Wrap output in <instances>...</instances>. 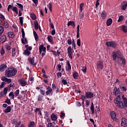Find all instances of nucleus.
I'll return each instance as SVG.
<instances>
[{
	"instance_id": "f257e3e1",
	"label": "nucleus",
	"mask_w": 127,
	"mask_h": 127,
	"mask_svg": "<svg viewBox=\"0 0 127 127\" xmlns=\"http://www.w3.org/2000/svg\"><path fill=\"white\" fill-rule=\"evenodd\" d=\"M17 73V70L15 68L12 67L8 68L5 72V75L7 78H10L15 76Z\"/></svg>"
},
{
	"instance_id": "f03ea898",
	"label": "nucleus",
	"mask_w": 127,
	"mask_h": 127,
	"mask_svg": "<svg viewBox=\"0 0 127 127\" xmlns=\"http://www.w3.org/2000/svg\"><path fill=\"white\" fill-rule=\"evenodd\" d=\"M96 65L98 70H103V68H104V63H103V61H99L97 63Z\"/></svg>"
},
{
	"instance_id": "7ed1b4c3",
	"label": "nucleus",
	"mask_w": 127,
	"mask_h": 127,
	"mask_svg": "<svg viewBox=\"0 0 127 127\" xmlns=\"http://www.w3.org/2000/svg\"><path fill=\"white\" fill-rule=\"evenodd\" d=\"M106 45H107L108 47H112L113 48H116L117 47V44L113 41L106 42Z\"/></svg>"
},
{
	"instance_id": "20e7f679",
	"label": "nucleus",
	"mask_w": 127,
	"mask_h": 127,
	"mask_svg": "<svg viewBox=\"0 0 127 127\" xmlns=\"http://www.w3.org/2000/svg\"><path fill=\"white\" fill-rule=\"evenodd\" d=\"M9 89V86L6 87L3 89V91H1L0 92V98H2V97H3L4 95L5 96H6V94H7V90Z\"/></svg>"
},
{
	"instance_id": "39448f33",
	"label": "nucleus",
	"mask_w": 127,
	"mask_h": 127,
	"mask_svg": "<svg viewBox=\"0 0 127 127\" xmlns=\"http://www.w3.org/2000/svg\"><path fill=\"white\" fill-rule=\"evenodd\" d=\"M21 40L22 44H27V43H28L27 39L25 38V33H22V38Z\"/></svg>"
},
{
	"instance_id": "423d86ee",
	"label": "nucleus",
	"mask_w": 127,
	"mask_h": 127,
	"mask_svg": "<svg viewBox=\"0 0 127 127\" xmlns=\"http://www.w3.org/2000/svg\"><path fill=\"white\" fill-rule=\"evenodd\" d=\"M85 97L86 99H92L94 97V94L91 92H86Z\"/></svg>"
},
{
	"instance_id": "0eeeda50",
	"label": "nucleus",
	"mask_w": 127,
	"mask_h": 127,
	"mask_svg": "<svg viewBox=\"0 0 127 127\" xmlns=\"http://www.w3.org/2000/svg\"><path fill=\"white\" fill-rule=\"evenodd\" d=\"M1 81H3V82H6L7 84H10V83H11V79L7 78L5 76H2L1 77Z\"/></svg>"
},
{
	"instance_id": "6e6552de",
	"label": "nucleus",
	"mask_w": 127,
	"mask_h": 127,
	"mask_svg": "<svg viewBox=\"0 0 127 127\" xmlns=\"http://www.w3.org/2000/svg\"><path fill=\"white\" fill-rule=\"evenodd\" d=\"M121 127H127V120L125 118L122 119Z\"/></svg>"
},
{
	"instance_id": "1a4fd4ad",
	"label": "nucleus",
	"mask_w": 127,
	"mask_h": 127,
	"mask_svg": "<svg viewBox=\"0 0 127 127\" xmlns=\"http://www.w3.org/2000/svg\"><path fill=\"white\" fill-rule=\"evenodd\" d=\"M113 93L114 96H117L119 95L120 93H121V90H120V88L115 87L114 90H113Z\"/></svg>"
},
{
	"instance_id": "9d476101",
	"label": "nucleus",
	"mask_w": 127,
	"mask_h": 127,
	"mask_svg": "<svg viewBox=\"0 0 127 127\" xmlns=\"http://www.w3.org/2000/svg\"><path fill=\"white\" fill-rule=\"evenodd\" d=\"M18 81L20 85H21L22 87H24V86H25L27 84V82H26V81H25V79H24V78L19 79Z\"/></svg>"
},
{
	"instance_id": "9b49d317",
	"label": "nucleus",
	"mask_w": 127,
	"mask_h": 127,
	"mask_svg": "<svg viewBox=\"0 0 127 127\" xmlns=\"http://www.w3.org/2000/svg\"><path fill=\"white\" fill-rule=\"evenodd\" d=\"M42 51L43 52H46V48L44 47V45H41L39 47L40 54H41V53H42Z\"/></svg>"
},
{
	"instance_id": "f8f14e48",
	"label": "nucleus",
	"mask_w": 127,
	"mask_h": 127,
	"mask_svg": "<svg viewBox=\"0 0 127 127\" xmlns=\"http://www.w3.org/2000/svg\"><path fill=\"white\" fill-rule=\"evenodd\" d=\"M47 91L46 92V95H47V96H48L50 94H51V96L53 95V93H52V88H51V87L48 86L47 87Z\"/></svg>"
},
{
	"instance_id": "ddd939ff",
	"label": "nucleus",
	"mask_w": 127,
	"mask_h": 127,
	"mask_svg": "<svg viewBox=\"0 0 127 127\" xmlns=\"http://www.w3.org/2000/svg\"><path fill=\"white\" fill-rule=\"evenodd\" d=\"M122 7L121 9L122 10H125L127 7V1H124L122 4H121Z\"/></svg>"
},
{
	"instance_id": "4468645a",
	"label": "nucleus",
	"mask_w": 127,
	"mask_h": 127,
	"mask_svg": "<svg viewBox=\"0 0 127 127\" xmlns=\"http://www.w3.org/2000/svg\"><path fill=\"white\" fill-rule=\"evenodd\" d=\"M6 41V36L3 35L0 37V43H4Z\"/></svg>"
},
{
	"instance_id": "2eb2a0df",
	"label": "nucleus",
	"mask_w": 127,
	"mask_h": 127,
	"mask_svg": "<svg viewBox=\"0 0 127 127\" xmlns=\"http://www.w3.org/2000/svg\"><path fill=\"white\" fill-rule=\"evenodd\" d=\"M110 116L113 120V121H117V119H116V117L117 116V113L115 112H111L110 113Z\"/></svg>"
},
{
	"instance_id": "dca6fc26",
	"label": "nucleus",
	"mask_w": 127,
	"mask_h": 127,
	"mask_svg": "<svg viewBox=\"0 0 127 127\" xmlns=\"http://www.w3.org/2000/svg\"><path fill=\"white\" fill-rule=\"evenodd\" d=\"M5 68H6V64H1L0 65V72H3Z\"/></svg>"
},
{
	"instance_id": "f3484780",
	"label": "nucleus",
	"mask_w": 127,
	"mask_h": 127,
	"mask_svg": "<svg viewBox=\"0 0 127 127\" xmlns=\"http://www.w3.org/2000/svg\"><path fill=\"white\" fill-rule=\"evenodd\" d=\"M67 65L65 67L66 71H69L71 70V64H70V61H67L66 62Z\"/></svg>"
},
{
	"instance_id": "a211bd4d",
	"label": "nucleus",
	"mask_w": 127,
	"mask_h": 127,
	"mask_svg": "<svg viewBox=\"0 0 127 127\" xmlns=\"http://www.w3.org/2000/svg\"><path fill=\"white\" fill-rule=\"evenodd\" d=\"M121 30L122 31H123L124 33H127V26L126 25L121 26Z\"/></svg>"
},
{
	"instance_id": "6ab92c4d",
	"label": "nucleus",
	"mask_w": 127,
	"mask_h": 127,
	"mask_svg": "<svg viewBox=\"0 0 127 127\" xmlns=\"http://www.w3.org/2000/svg\"><path fill=\"white\" fill-rule=\"evenodd\" d=\"M57 119H58V117L57 116L55 115L54 114H52L51 116V119L52 121H53V122H56V121H57Z\"/></svg>"
},
{
	"instance_id": "aec40b11",
	"label": "nucleus",
	"mask_w": 127,
	"mask_h": 127,
	"mask_svg": "<svg viewBox=\"0 0 127 127\" xmlns=\"http://www.w3.org/2000/svg\"><path fill=\"white\" fill-rule=\"evenodd\" d=\"M33 35L36 41H38V40H39V37H38L37 33H36V32L34 30H33Z\"/></svg>"
},
{
	"instance_id": "412c9836",
	"label": "nucleus",
	"mask_w": 127,
	"mask_h": 127,
	"mask_svg": "<svg viewBox=\"0 0 127 127\" xmlns=\"http://www.w3.org/2000/svg\"><path fill=\"white\" fill-rule=\"evenodd\" d=\"M70 25H71V26L74 28V27L75 26V22L74 21H68L67 23V26H70Z\"/></svg>"
},
{
	"instance_id": "4be33fe9",
	"label": "nucleus",
	"mask_w": 127,
	"mask_h": 127,
	"mask_svg": "<svg viewBox=\"0 0 127 127\" xmlns=\"http://www.w3.org/2000/svg\"><path fill=\"white\" fill-rule=\"evenodd\" d=\"M47 39L49 42L53 44V37L51 35H48L47 37Z\"/></svg>"
},
{
	"instance_id": "5701e85b",
	"label": "nucleus",
	"mask_w": 127,
	"mask_h": 127,
	"mask_svg": "<svg viewBox=\"0 0 127 127\" xmlns=\"http://www.w3.org/2000/svg\"><path fill=\"white\" fill-rule=\"evenodd\" d=\"M112 23H113V19L112 18H109L107 21V26H110V25H112Z\"/></svg>"
},
{
	"instance_id": "b1692460",
	"label": "nucleus",
	"mask_w": 127,
	"mask_h": 127,
	"mask_svg": "<svg viewBox=\"0 0 127 127\" xmlns=\"http://www.w3.org/2000/svg\"><path fill=\"white\" fill-rule=\"evenodd\" d=\"M34 27H35V30H38V27H39V25H38V22L37 21V20H35L34 22Z\"/></svg>"
},
{
	"instance_id": "393cba45",
	"label": "nucleus",
	"mask_w": 127,
	"mask_h": 127,
	"mask_svg": "<svg viewBox=\"0 0 127 127\" xmlns=\"http://www.w3.org/2000/svg\"><path fill=\"white\" fill-rule=\"evenodd\" d=\"M16 55V49L13 48L12 49V57H15Z\"/></svg>"
},
{
	"instance_id": "a878e982",
	"label": "nucleus",
	"mask_w": 127,
	"mask_h": 127,
	"mask_svg": "<svg viewBox=\"0 0 127 127\" xmlns=\"http://www.w3.org/2000/svg\"><path fill=\"white\" fill-rule=\"evenodd\" d=\"M23 54V55H25L26 56H29V55L31 54V53L29 51L25 50L24 51Z\"/></svg>"
},
{
	"instance_id": "bb28decb",
	"label": "nucleus",
	"mask_w": 127,
	"mask_h": 127,
	"mask_svg": "<svg viewBox=\"0 0 127 127\" xmlns=\"http://www.w3.org/2000/svg\"><path fill=\"white\" fill-rule=\"evenodd\" d=\"M79 30H80V25H78L77 26V34H76V37L77 38H79L80 37V34H79Z\"/></svg>"
},
{
	"instance_id": "cd10ccee",
	"label": "nucleus",
	"mask_w": 127,
	"mask_h": 127,
	"mask_svg": "<svg viewBox=\"0 0 127 127\" xmlns=\"http://www.w3.org/2000/svg\"><path fill=\"white\" fill-rule=\"evenodd\" d=\"M112 57L114 61H116V60H117V58H118V57L117 56V53L116 52H113Z\"/></svg>"
},
{
	"instance_id": "c85d7f7f",
	"label": "nucleus",
	"mask_w": 127,
	"mask_h": 127,
	"mask_svg": "<svg viewBox=\"0 0 127 127\" xmlns=\"http://www.w3.org/2000/svg\"><path fill=\"white\" fill-rule=\"evenodd\" d=\"M78 76H79V74L78 73V72L74 71L73 73V77L74 79H78Z\"/></svg>"
},
{
	"instance_id": "c756f323",
	"label": "nucleus",
	"mask_w": 127,
	"mask_h": 127,
	"mask_svg": "<svg viewBox=\"0 0 127 127\" xmlns=\"http://www.w3.org/2000/svg\"><path fill=\"white\" fill-rule=\"evenodd\" d=\"M122 86L120 87V89L123 91V92H127V87L125 85H121Z\"/></svg>"
},
{
	"instance_id": "7c9ffc66",
	"label": "nucleus",
	"mask_w": 127,
	"mask_h": 127,
	"mask_svg": "<svg viewBox=\"0 0 127 127\" xmlns=\"http://www.w3.org/2000/svg\"><path fill=\"white\" fill-rule=\"evenodd\" d=\"M120 60L122 61V63L123 65H126V64H127L126 59L123 58V57L120 58Z\"/></svg>"
},
{
	"instance_id": "2f4dec72",
	"label": "nucleus",
	"mask_w": 127,
	"mask_h": 127,
	"mask_svg": "<svg viewBox=\"0 0 127 127\" xmlns=\"http://www.w3.org/2000/svg\"><path fill=\"white\" fill-rule=\"evenodd\" d=\"M19 21L21 25L23 26V19H24V17H19Z\"/></svg>"
},
{
	"instance_id": "473e14b6",
	"label": "nucleus",
	"mask_w": 127,
	"mask_h": 127,
	"mask_svg": "<svg viewBox=\"0 0 127 127\" xmlns=\"http://www.w3.org/2000/svg\"><path fill=\"white\" fill-rule=\"evenodd\" d=\"M8 36L10 38H13L14 37V35L12 32H8Z\"/></svg>"
},
{
	"instance_id": "72a5a7b5",
	"label": "nucleus",
	"mask_w": 127,
	"mask_h": 127,
	"mask_svg": "<svg viewBox=\"0 0 127 127\" xmlns=\"http://www.w3.org/2000/svg\"><path fill=\"white\" fill-rule=\"evenodd\" d=\"M4 31V29L2 26H0V36H1V34L3 33Z\"/></svg>"
},
{
	"instance_id": "f704fd0d",
	"label": "nucleus",
	"mask_w": 127,
	"mask_h": 127,
	"mask_svg": "<svg viewBox=\"0 0 127 127\" xmlns=\"http://www.w3.org/2000/svg\"><path fill=\"white\" fill-rule=\"evenodd\" d=\"M124 18H125V17L123 15H121L119 16V18L118 20V22H122L124 20Z\"/></svg>"
},
{
	"instance_id": "c9c22d12",
	"label": "nucleus",
	"mask_w": 127,
	"mask_h": 127,
	"mask_svg": "<svg viewBox=\"0 0 127 127\" xmlns=\"http://www.w3.org/2000/svg\"><path fill=\"white\" fill-rule=\"evenodd\" d=\"M116 55L117 56V58H121V57H122V53H121V52L120 51H118L117 52H116Z\"/></svg>"
},
{
	"instance_id": "e433bc0d",
	"label": "nucleus",
	"mask_w": 127,
	"mask_h": 127,
	"mask_svg": "<svg viewBox=\"0 0 127 127\" xmlns=\"http://www.w3.org/2000/svg\"><path fill=\"white\" fill-rule=\"evenodd\" d=\"M101 16L102 18H105L107 16V13L106 12V11H103L101 14Z\"/></svg>"
},
{
	"instance_id": "4c0bfd02",
	"label": "nucleus",
	"mask_w": 127,
	"mask_h": 127,
	"mask_svg": "<svg viewBox=\"0 0 127 127\" xmlns=\"http://www.w3.org/2000/svg\"><path fill=\"white\" fill-rule=\"evenodd\" d=\"M12 10L15 12L16 14H18V11L17 10V7L14 6L13 8H12Z\"/></svg>"
},
{
	"instance_id": "58836bf2",
	"label": "nucleus",
	"mask_w": 127,
	"mask_h": 127,
	"mask_svg": "<svg viewBox=\"0 0 127 127\" xmlns=\"http://www.w3.org/2000/svg\"><path fill=\"white\" fill-rule=\"evenodd\" d=\"M73 54V53L72 52V48H71V47H69L67 48V54Z\"/></svg>"
},
{
	"instance_id": "ea45409f",
	"label": "nucleus",
	"mask_w": 127,
	"mask_h": 127,
	"mask_svg": "<svg viewBox=\"0 0 127 127\" xmlns=\"http://www.w3.org/2000/svg\"><path fill=\"white\" fill-rule=\"evenodd\" d=\"M9 97H10L11 99H14V94L12 91L10 92L9 94Z\"/></svg>"
},
{
	"instance_id": "a19ab883",
	"label": "nucleus",
	"mask_w": 127,
	"mask_h": 127,
	"mask_svg": "<svg viewBox=\"0 0 127 127\" xmlns=\"http://www.w3.org/2000/svg\"><path fill=\"white\" fill-rule=\"evenodd\" d=\"M4 24H3V26H4V28H8V22H6V21H4Z\"/></svg>"
},
{
	"instance_id": "79ce46f5",
	"label": "nucleus",
	"mask_w": 127,
	"mask_h": 127,
	"mask_svg": "<svg viewBox=\"0 0 127 127\" xmlns=\"http://www.w3.org/2000/svg\"><path fill=\"white\" fill-rule=\"evenodd\" d=\"M84 3H81L79 4V7L80 9V12H82L83 11V7H84Z\"/></svg>"
},
{
	"instance_id": "37998d69",
	"label": "nucleus",
	"mask_w": 127,
	"mask_h": 127,
	"mask_svg": "<svg viewBox=\"0 0 127 127\" xmlns=\"http://www.w3.org/2000/svg\"><path fill=\"white\" fill-rule=\"evenodd\" d=\"M16 4H17L19 8H20L21 10H23V5L19 3H16Z\"/></svg>"
},
{
	"instance_id": "c03bdc74",
	"label": "nucleus",
	"mask_w": 127,
	"mask_h": 127,
	"mask_svg": "<svg viewBox=\"0 0 127 127\" xmlns=\"http://www.w3.org/2000/svg\"><path fill=\"white\" fill-rule=\"evenodd\" d=\"M37 64V60L35 61V60H34V57L32 58V65L34 66H35Z\"/></svg>"
},
{
	"instance_id": "a18cd8bd",
	"label": "nucleus",
	"mask_w": 127,
	"mask_h": 127,
	"mask_svg": "<svg viewBox=\"0 0 127 127\" xmlns=\"http://www.w3.org/2000/svg\"><path fill=\"white\" fill-rule=\"evenodd\" d=\"M81 70L83 73H86V72H87V67L86 66H83Z\"/></svg>"
},
{
	"instance_id": "49530a36",
	"label": "nucleus",
	"mask_w": 127,
	"mask_h": 127,
	"mask_svg": "<svg viewBox=\"0 0 127 127\" xmlns=\"http://www.w3.org/2000/svg\"><path fill=\"white\" fill-rule=\"evenodd\" d=\"M11 111V107L10 106H8L6 109L4 111V112H10Z\"/></svg>"
},
{
	"instance_id": "de8ad7c7",
	"label": "nucleus",
	"mask_w": 127,
	"mask_h": 127,
	"mask_svg": "<svg viewBox=\"0 0 127 127\" xmlns=\"http://www.w3.org/2000/svg\"><path fill=\"white\" fill-rule=\"evenodd\" d=\"M94 103L93 102L91 103V107H90V110H91V112H94Z\"/></svg>"
},
{
	"instance_id": "09e8293b",
	"label": "nucleus",
	"mask_w": 127,
	"mask_h": 127,
	"mask_svg": "<svg viewBox=\"0 0 127 127\" xmlns=\"http://www.w3.org/2000/svg\"><path fill=\"white\" fill-rule=\"evenodd\" d=\"M77 45L80 47L81 46V40L80 39H78L77 40Z\"/></svg>"
},
{
	"instance_id": "8fccbe9b",
	"label": "nucleus",
	"mask_w": 127,
	"mask_h": 127,
	"mask_svg": "<svg viewBox=\"0 0 127 127\" xmlns=\"http://www.w3.org/2000/svg\"><path fill=\"white\" fill-rule=\"evenodd\" d=\"M49 9L50 11L52 12V3L50 2L49 3Z\"/></svg>"
},
{
	"instance_id": "3c124183",
	"label": "nucleus",
	"mask_w": 127,
	"mask_h": 127,
	"mask_svg": "<svg viewBox=\"0 0 127 127\" xmlns=\"http://www.w3.org/2000/svg\"><path fill=\"white\" fill-rule=\"evenodd\" d=\"M62 83L63 84V85H66L67 84V81L65 80V79H63L62 80Z\"/></svg>"
},
{
	"instance_id": "603ef678",
	"label": "nucleus",
	"mask_w": 127,
	"mask_h": 127,
	"mask_svg": "<svg viewBox=\"0 0 127 127\" xmlns=\"http://www.w3.org/2000/svg\"><path fill=\"white\" fill-rule=\"evenodd\" d=\"M37 18L36 15L34 13H32V20H36Z\"/></svg>"
},
{
	"instance_id": "864d4df0",
	"label": "nucleus",
	"mask_w": 127,
	"mask_h": 127,
	"mask_svg": "<svg viewBox=\"0 0 127 127\" xmlns=\"http://www.w3.org/2000/svg\"><path fill=\"white\" fill-rule=\"evenodd\" d=\"M5 85V82H2L0 85V89H2L3 88V86Z\"/></svg>"
},
{
	"instance_id": "5fc2aeb1",
	"label": "nucleus",
	"mask_w": 127,
	"mask_h": 127,
	"mask_svg": "<svg viewBox=\"0 0 127 127\" xmlns=\"http://www.w3.org/2000/svg\"><path fill=\"white\" fill-rule=\"evenodd\" d=\"M19 95V89H17L15 92V96L17 97Z\"/></svg>"
},
{
	"instance_id": "6e6d98bb",
	"label": "nucleus",
	"mask_w": 127,
	"mask_h": 127,
	"mask_svg": "<svg viewBox=\"0 0 127 127\" xmlns=\"http://www.w3.org/2000/svg\"><path fill=\"white\" fill-rule=\"evenodd\" d=\"M32 1L35 3L36 6L38 5V0H32Z\"/></svg>"
},
{
	"instance_id": "4d7b16f0",
	"label": "nucleus",
	"mask_w": 127,
	"mask_h": 127,
	"mask_svg": "<svg viewBox=\"0 0 127 127\" xmlns=\"http://www.w3.org/2000/svg\"><path fill=\"white\" fill-rule=\"evenodd\" d=\"M67 44H68V45L72 44V39H71V38L67 40Z\"/></svg>"
},
{
	"instance_id": "13d9d810",
	"label": "nucleus",
	"mask_w": 127,
	"mask_h": 127,
	"mask_svg": "<svg viewBox=\"0 0 127 127\" xmlns=\"http://www.w3.org/2000/svg\"><path fill=\"white\" fill-rule=\"evenodd\" d=\"M40 94L41 95H42L43 96H44L45 95V91L42 89L40 90Z\"/></svg>"
},
{
	"instance_id": "bf43d9fd",
	"label": "nucleus",
	"mask_w": 127,
	"mask_h": 127,
	"mask_svg": "<svg viewBox=\"0 0 127 127\" xmlns=\"http://www.w3.org/2000/svg\"><path fill=\"white\" fill-rule=\"evenodd\" d=\"M28 59L29 63H30L31 65H32V58L29 57Z\"/></svg>"
},
{
	"instance_id": "052dcab7",
	"label": "nucleus",
	"mask_w": 127,
	"mask_h": 127,
	"mask_svg": "<svg viewBox=\"0 0 127 127\" xmlns=\"http://www.w3.org/2000/svg\"><path fill=\"white\" fill-rule=\"evenodd\" d=\"M87 97H86V95H81V99L82 101H85Z\"/></svg>"
},
{
	"instance_id": "680f3d73",
	"label": "nucleus",
	"mask_w": 127,
	"mask_h": 127,
	"mask_svg": "<svg viewBox=\"0 0 127 127\" xmlns=\"http://www.w3.org/2000/svg\"><path fill=\"white\" fill-rule=\"evenodd\" d=\"M0 18L2 19V20H4V19H5L4 16H3L1 13H0Z\"/></svg>"
},
{
	"instance_id": "e2e57ef3",
	"label": "nucleus",
	"mask_w": 127,
	"mask_h": 127,
	"mask_svg": "<svg viewBox=\"0 0 127 127\" xmlns=\"http://www.w3.org/2000/svg\"><path fill=\"white\" fill-rule=\"evenodd\" d=\"M5 48L7 49V50H11V47H10L9 45H6Z\"/></svg>"
},
{
	"instance_id": "0e129e2a",
	"label": "nucleus",
	"mask_w": 127,
	"mask_h": 127,
	"mask_svg": "<svg viewBox=\"0 0 127 127\" xmlns=\"http://www.w3.org/2000/svg\"><path fill=\"white\" fill-rule=\"evenodd\" d=\"M43 99V96H41V95L39 96L38 97V100L39 101H42Z\"/></svg>"
},
{
	"instance_id": "69168bd1",
	"label": "nucleus",
	"mask_w": 127,
	"mask_h": 127,
	"mask_svg": "<svg viewBox=\"0 0 127 127\" xmlns=\"http://www.w3.org/2000/svg\"><path fill=\"white\" fill-rule=\"evenodd\" d=\"M5 103H6V104H7L8 105H9V104H10V100H9L8 98H7L5 100Z\"/></svg>"
},
{
	"instance_id": "338daca9",
	"label": "nucleus",
	"mask_w": 127,
	"mask_h": 127,
	"mask_svg": "<svg viewBox=\"0 0 127 127\" xmlns=\"http://www.w3.org/2000/svg\"><path fill=\"white\" fill-rule=\"evenodd\" d=\"M34 112H41V111L40 110V108H34Z\"/></svg>"
},
{
	"instance_id": "774afa93",
	"label": "nucleus",
	"mask_w": 127,
	"mask_h": 127,
	"mask_svg": "<svg viewBox=\"0 0 127 127\" xmlns=\"http://www.w3.org/2000/svg\"><path fill=\"white\" fill-rule=\"evenodd\" d=\"M47 127H53V124L52 123H50L47 125Z\"/></svg>"
}]
</instances>
